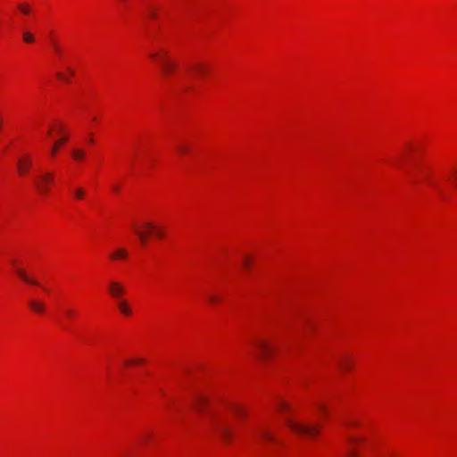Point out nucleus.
<instances>
[{
    "label": "nucleus",
    "mask_w": 457,
    "mask_h": 457,
    "mask_svg": "<svg viewBox=\"0 0 457 457\" xmlns=\"http://www.w3.org/2000/svg\"><path fill=\"white\" fill-rule=\"evenodd\" d=\"M286 423L294 432L310 437L315 436L320 431V428L316 425H311L292 419H286Z\"/></svg>",
    "instance_id": "obj_1"
},
{
    "label": "nucleus",
    "mask_w": 457,
    "mask_h": 457,
    "mask_svg": "<svg viewBox=\"0 0 457 457\" xmlns=\"http://www.w3.org/2000/svg\"><path fill=\"white\" fill-rule=\"evenodd\" d=\"M151 58L156 60L162 64V73L166 79H170L177 69V63L170 61L166 51H161L151 54Z\"/></svg>",
    "instance_id": "obj_2"
},
{
    "label": "nucleus",
    "mask_w": 457,
    "mask_h": 457,
    "mask_svg": "<svg viewBox=\"0 0 457 457\" xmlns=\"http://www.w3.org/2000/svg\"><path fill=\"white\" fill-rule=\"evenodd\" d=\"M54 182V176L49 172H44L35 177L34 184L38 191V193L42 195H46L48 194L50 190V186Z\"/></svg>",
    "instance_id": "obj_3"
},
{
    "label": "nucleus",
    "mask_w": 457,
    "mask_h": 457,
    "mask_svg": "<svg viewBox=\"0 0 457 457\" xmlns=\"http://www.w3.org/2000/svg\"><path fill=\"white\" fill-rule=\"evenodd\" d=\"M213 429L224 443L228 444L230 442L233 436V432L225 422L213 420Z\"/></svg>",
    "instance_id": "obj_4"
},
{
    "label": "nucleus",
    "mask_w": 457,
    "mask_h": 457,
    "mask_svg": "<svg viewBox=\"0 0 457 457\" xmlns=\"http://www.w3.org/2000/svg\"><path fill=\"white\" fill-rule=\"evenodd\" d=\"M258 435L266 444H280V441L276 436L275 432L269 426L262 425L258 429Z\"/></svg>",
    "instance_id": "obj_5"
},
{
    "label": "nucleus",
    "mask_w": 457,
    "mask_h": 457,
    "mask_svg": "<svg viewBox=\"0 0 457 457\" xmlns=\"http://www.w3.org/2000/svg\"><path fill=\"white\" fill-rule=\"evenodd\" d=\"M208 401L209 400L206 395L200 393H196L193 395L190 404L195 411L200 413H204L205 412V406L207 405Z\"/></svg>",
    "instance_id": "obj_6"
},
{
    "label": "nucleus",
    "mask_w": 457,
    "mask_h": 457,
    "mask_svg": "<svg viewBox=\"0 0 457 457\" xmlns=\"http://www.w3.org/2000/svg\"><path fill=\"white\" fill-rule=\"evenodd\" d=\"M108 289H109L110 295L117 300L121 299V295L125 293L124 286L120 282H118V281L110 282V284L108 286Z\"/></svg>",
    "instance_id": "obj_7"
},
{
    "label": "nucleus",
    "mask_w": 457,
    "mask_h": 457,
    "mask_svg": "<svg viewBox=\"0 0 457 457\" xmlns=\"http://www.w3.org/2000/svg\"><path fill=\"white\" fill-rule=\"evenodd\" d=\"M187 69L195 76H204L208 72V66L203 62H195Z\"/></svg>",
    "instance_id": "obj_8"
},
{
    "label": "nucleus",
    "mask_w": 457,
    "mask_h": 457,
    "mask_svg": "<svg viewBox=\"0 0 457 457\" xmlns=\"http://www.w3.org/2000/svg\"><path fill=\"white\" fill-rule=\"evenodd\" d=\"M255 346L262 354L263 358L269 356V354L273 351L272 346L266 341L259 340L255 343Z\"/></svg>",
    "instance_id": "obj_9"
},
{
    "label": "nucleus",
    "mask_w": 457,
    "mask_h": 457,
    "mask_svg": "<svg viewBox=\"0 0 457 457\" xmlns=\"http://www.w3.org/2000/svg\"><path fill=\"white\" fill-rule=\"evenodd\" d=\"M31 165V160L29 156L21 157L17 162V167L21 175L25 174Z\"/></svg>",
    "instance_id": "obj_10"
},
{
    "label": "nucleus",
    "mask_w": 457,
    "mask_h": 457,
    "mask_svg": "<svg viewBox=\"0 0 457 457\" xmlns=\"http://www.w3.org/2000/svg\"><path fill=\"white\" fill-rule=\"evenodd\" d=\"M15 272L24 282L34 286L38 285V282L36 279L29 278L23 270L15 268Z\"/></svg>",
    "instance_id": "obj_11"
},
{
    "label": "nucleus",
    "mask_w": 457,
    "mask_h": 457,
    "mask_svg": "<svg viewBox=\"0 0 457 457\" xmlns=\"http://www.w3.org/2000/svg\"><path fill=\"white\" fill-rule=\"evenodd\" d=\"M29 306L33 312L37 313H43L46 310L45 304L36 300H30L29 302Z\"/></svg>",
    "instance_id": "obj_12"
},
{
    "label": "nucleus",
    "mask_w": 457,
    "mask_h": 457,
    "mask_svg": "<svg viewBox=\"0 0 457 457\" xmlns=\"http://www.w3.org/2000/svg\"><path fill=\"white\" fill-rule=\"evenodd\" d=\"M117 301H118L117 307L120 311V312L123 313L124 315H129L131 312V310H130L129 303L122 299H120Z\"/></svg>",
    "instance_id": "obj_13"
},
{
    "label": "nucleus",
    "mask_w": 457,
    "mask_h": 457,
    "mask_svg": "<svg viewBox=\"0 0 457 457\" xmlns=\"http://www.w3.org/2000/svg\"><path fill=\"white\" fill-rule=\"evenodd\" d=\"M127 255H128V253L125 249L119 248L112 253L111 258L113 260L125 259L127 257Z\"/></svg>",
    "instance_id": "obj_14"
},
{
    "label": "nucleus",
    "mask_w": 457,
    "mask_h": 457,
    "mask_svg": "<svg viewBox=\"0 0 457 457\" xmlns=\"http://www.w3.org/2000/svg\"><path fill=\"white\" fill-rule=\"evenodd\" d=\"M338 366L340 369L347 370L351 367V360L347 356H344L338 361Z\"/></svg>",
    "instance_id": "obj_15"
},
{
    "label": "nucleus",
    "mask_w": 457,
    "mask_h": 457,
    "mask_svg": "<svg viewBox=\"0 0 457 457\" xmlns=\"http://www.w3.org/2000/svg\"><path fill=\"white\" fill-rule=\"evenodd\" d=\"M144 226H145V228H148V229H150V230L154 231V232H155V235H156V237H157L158 238H162V237H163V236H164L163 231H162V229H158V228H156V227H155L153 223H151V222H146V223H145V225H144Z\"/></svg>",
    "instance_id": "obj_16"
},
{
    "label": "nucleus",
    "mask_w": 457,
    "mask_h": 457,
    "mask_svg": "<svg viewBox=\"0 0 457 457\" xmlns=\"http://www.w3.org/2000/svg\"><path fill=\"white\" fill-rule=\"evenodd\" d=\"M71 155L76 161H80L85 157V152L81 149H73Z\"/></svg>",
    "instance_id": "obj_17"
},
{
    "label": "nucleus",
    "mask_w": 457,
    "mask_h": 457,
    "mask_svg": "<svg viewBox=\"0 0 457 457\" xmlns=\"http://www.w3.org/2000/svg\"><path fill=\"white\" fill-rule=\"evenodd\" d=\"M72 194L77 199H83L86 195V190L82 187H77L73 189Z\"/></svg>",
    "instance_id": "obj_18"
},
{
    "label": "nucleus",
    "mask_w": 457,
    "mask_h": 457,
    "mask_svg": "<svg viewBox=\"0 0 457 457\" xmlns=\"http://www.w3.org/2000/svg\"><path fill=\"white\" fill-rule=\"evenodd\" d=\"M231 411L237 418H243L245 416L244 410L240 406H234Z\"/></svg>",
    "instance_id": "obj_19"
},
{
    "label": "nucleus",
    "mask_w": 457,
    "mask_h": 457,
    "mask_svg": "<svg viewBox=\"0 0 457 457\" xmlns=\"http://www.w3.org/2000/svg\"><path fill=\"white\" fill-rule=\"evenodd\" d=\"M277 408L279 411H288L290 409V406L287 402L280 400L277 403Z\"/></svg>",
    "instance_id": "obj_20"
},
{
    "label": "nucleus",
    "mask_w": 457,
    "mask_h": 457,
    "mask_svg": "<svg viewBox=\"0 0 457 457\" xmlns=\"http://www.w3.org/2000/svg\"><path fill=\"white\" fill-rule=\"evenodd\" d=\"M22 37H23V40L26 42V43H32L34 42V36L32 33L29 32V31H25L22 35Z\"/></svg>",
    "instance_id": "obj_21"
},
{
    "label": "nucleus",
    "mask_w": 457,
    "mask_h": 457,
    "mask_svg": "<svg viewBox=\"0 0 457 457\" xmlns=\"http://www.w3.org/2000/svg\"><path fill=\"white\" fill-rule=\"evenodd\" d=\"M177 151L180 154H186L188 153V146L185 144H178L177 145Z\"/></svg>",
    "instance_id": "obj_22"
},
{
    "label": "nucleus",
    "mask_w": 457,
    "mask_h": 457,
    "mask_svg": "<svg viewBox=\"0 0 457 457\" xmlns=\"http://www.w3.org/2000/svg\"><path fill=\"white\" fill-rule=\"evenodd\" d=\"M136 233H137V237H139V239L142 241V243H145L149 233H145V232H143L138 229H136Z\"/></svg>",
    "instance_id": "obj_23"
},
{
    "label": "nucleus",
    "mask_w": 457,
    "mask_h": 457,
    "mask_svg": "<svg viewBox=\"0 0 457 457\" xmlns=\"http://www.w3.org/2000/svg\"><path fill=\"white\" fill-rule=\"evenodd\" d=\"M142 362H143V360L138 359V360L126 361L125 364H140Z\"/></svg>",
    "instance_id": "obj_24"
},
{
    "label": "nucleus",
    "mask_w": 457,
    "mask_h": 457,
    "mask_svg": "<svg viewBox=\"0 0 457 457\" xmlns=\"http://www.w3.org/2000/svg\"><path fill=\"white\" fill-rule=\"evenodd\" d=\"M19 9L21 10V12L25 14H28L29 12V8L28 6L20 5Z\"/></svg>",
    "instance_id": "obj_25"
},
{
    "label": "nucleus",
    "mask_w": 457,
    "mask_h": 457,
    "mask_svg": "<svg viewBox=\"0 0 457 457\" xmlns=\"http://www.w3.org/2000/svg\"><path fill=\"white\" fill-rule=\"evenodd\" d=\"M243 266L245 268H249L250 267V260L248 257H245L244 260H243Z\"/></svg>",
    "instance_id": "obj_26"
},
{
    "label": "nucleus",
    "mask_w": 457,
    "mask_h": 457,
    "mask_svg": "<svg viewBox=\"0 0 457 457\" xmlns=\"http://www.w3.org/2000/svg\"><path fill=\"white\" fill-rule=\"evenodd\" d=\"M348 440H349L350 443H353V444L361 441L360 438L355 437V436H349Z\"/></svg>",
    "instance_id": "obj_27"
},
{
    "label": "nucleus",
    "mask_w": 457,
    "mask_h": 457,
    "mask_svg": "<svg viewBox=\"0 0 457 457\" xmlns=\"http://www.w3.org/2000/svg\"><path fill=\"white\" fill-rule=\"evenodd\" d=\"M56 152H57V144H54L52 150H51V154L54 155L56 154Z\"/></svg>",
    "instance_id": "obj_28"
},
{
    "label": "nucleus",
    "mask_w": 457,
    "mask_h": 457,
    "mask_svg": "<svg viewBox=\"0 0 457 457\" xmlns=\"http://www.w3.org/2000/svg\"><path fill=\"white\" fill-rule=\"evenodd\" d=\"M57 77L60 79H62V80H65V81H68V79L61 72H58L57 73Z\"/></svg>",
    "instance_id": "obj_29"
},
{
    "label": "nucleus",
    "mask_w": 457,
    "mask_h": 457,
    "mask_svg": "<svg viewBox=\"0 0 457 457\" xmlns=\"http://www.w3.org/2000/svg\"><path fill=\"white\" fill-rule=\"evenodd\" d=\"M208 299L211 303H215L217 300H218V297L214 296V295H209L208 296Z\"/></svg>",
    "instance_id": "obj_30"
},
{
    "label": "nucleus",
    "mask_w": 457,
    "mask_h": 457,
    "mask_svg": "<svg viewBox=\"0 0 457 457\" xmlns=\"http://www.w3.org/2000/svg\"><path fill=\"white\" fill-rule=\"evenodd\" d=\"M66 137H63L62 139H60L58 142H56L55 144H57V148L60 147V145L59 144H62L66 141Z\"/></svg>",
    "instance_id": "obj_31"
},
{
    "label": "nucleus",
    "mask_w": 457,
    "mask_h": 457,
    "mask_svg": "<svg viewBox=\"0 0 457 457\" xmlns=\"http://www.w3.org/2000/svg\"><path fill=\"white\" fill-rule=\"evenodd\" d=\"M8 262L12 265V266H15L16 264V260L13 259V258H9L8 259Z\"/></svg>",
    "instance_id": "obj_32"
},
{
    "label": "nucleus",
    "mask_w": 457,
    "mask_h": 457,
    "mask_svg": "<svg viewBox=\"0 0 457 457\" xmlns=\"http://www.w3.org/2000/svg\"><path fill=\"white\" fill-rule=\"evenodd\" d=\"M346 425L347 426H352V425L353 426V425H356V422L355 421H347Z\"/></svg>",
    "instance_id": "obj_33"
},
{
    "label": "nucleus",
    "mask_w": 457,
    "mask_h": 457,
    "mask_svg": "<svg viewBox=\"0 0 457 457\" xmlns=\"http://www.w3.org/2000/svg\"><path fill=\"white\" fill-rule=\"evenodd\" d=\"M319 408L321 410V411H324L326 410V407L323 405V404H320L319 405Z\"/></svg>",
    "instance_id": "obj_34"
},
{
    "label": "nucleus",
    "mask_w": 457,
    "mask_h": 457,
    "mask_svg": "<svg viewBox=\"0 0 457 457\" xmlns=\"http://www.w3.org/2000/svg\"><path fill=\"white\" fill-rule=\"evenodd\" d=\"M348 457H356V454L353 452L348 453Z\"/></svg>",
    "instance_id": "obj_35"
},
{
    "label": "nucleus",
    "mask_w": 457,
    "mask_h": 457,
    "mask_svg": "<svg viewBox=\"0 0 457 457\" xmlns=\"http://www.w3.org/2000/svg\"><path fill=\"white\" fill-rule=\"evenodd\" d=\"M112 188H113L114 191H119L120 190V187L117 186V185L113 186Z\"/></svg>",
    "instance_id": "obj_36"
},
{
    "label": "nucleus",
    "mask_w": 457,
    "mask_h": 457,
    "mask_svg": "<svg viewBox=\"0 0 457 457\" xmlns=\"http://www.w3.org/2000/svg\"><path fill=\"white\" fill-rule=\"evenodd\" d=\"M149 15L152 17V18H155L156 17V14L154 12H151L149 13Z\"/></svg>",
    "instance_id": "obj_37"
},
{
    "label": "nucleus",
    "mask_w": 457,
    "mask_h": 457,
    "mask_svg": "<svg viewBox=\"0 0 457 457\" xmlns=\"http://www.w3.org/2000/svg\"><path fill=\"white\" fill-rule=\"evenodd\" d=\"M67 314H68L69 316H71V315L72 314V312L69 310V311H67Z\"/></svg>",
    "instance_id": "obj_38"
},
{
    "label": "nucleus",
    "mask_w": 457,
    "mask_h": 457,
    "mask_svg": "<svg viewBox=\"0 0 457 457\" xmlns=\"http://www.w3.org/2000/svg\"><path fill=\"white\" fill-rule=\"evenodd\" d=\"M54 47H55L56 52L59 53L60 52L59 48L55 45H54Z\"/></svg>",
    "instance_id": "obj_39"
},
{
    "label": "nucleus",
    "mask_w": 457,
    "mask_h": 457,
    "mask_svg": "<svg viewBox=\"0 0 457 457\" xmlns=\"http://www.w3.org/2000/svg\"><path fill=\"white\" fill-rule=\"evenodd\" d=\"M71 74H73V71L71 69L68 70Z\"/></svg>",
    "instance_id": "obj_40"
}]
</instances>
